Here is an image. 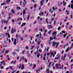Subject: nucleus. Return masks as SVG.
I'll return each instance as SVG.
<instances>
[{
    "instance_id": "1",
    "label": "nucleus",
    "mask_w": 73,
    "mask_h": 73,
    "mask_svg": "<svg viewBox=\"0 0 73 73\" xmlns=\"http://www.w3.org/2000/svg\"><path fill=\"white\" fill-rule=\"evenodd\" d=\"M2 23H3V22H4V23H6V25H7V24H8V21L5 20H2L1 21Z\"/></svg>"
},
{
    "instance_id": "2",
    "label": "nucleus",
    "mask_w": 73,
    "mask_h": 73,
    "mask_svg": "<svg viewBox=\"0 0 73 73\" xmlns=\"http://www.w3.org/2000/svg\"><path fill=\"white\" fill-rule=\"evenodd\" d=\"M44 1V0H41L40 2V6H42L43 5V3Z\"/></svg>"
},
{
    "instance_id": "3",
    "label": "nucleus",
    "mask_w": 73,
    "mask_h": 73,
    "mask_svg": "<svg viewBox=\"0 0 73 73\" xmlns=\"http://www.w3.org/2000/svg\"><path fill=\"white\" fill-rule=\"evenodd\" d=\"M47 27H48V29H52V28H53V27H52V25H48L47 26Z\"/></svg>"
},
{
    "instance_id": "4",
    "label": "nucleus",
    "mask_w": 73,
    "mask_h": 73,
    "mask_svg": "<svg viewBox=\"0 0 73 73\" xmlns=\"http://www.w3.org/2000/svg\"><path fill=\"white\" fill-rule=\"evenodd\" d=\"M56 43H57L56 42H55L54 41L52 43V46H54L56 45Z\"/></svg>"
},
{
    "instance_id": "5",
    "label": "nucleus",
    "mask_w": 73,
    "mask_h": 73,
    "mask_svg": "<svg viewBox=\"0 0 73 73\" xmlns=\"http://www.w3.org/2000/svg\"><path fill=\"white\" fill-rule=\"evenodd\" d=\"M56 34H57V32L56 31H53V36H54V35H56Z\"/></svg>"
},
{
    "instance_id": "6",
    "label": "nucleus",
    "mask_w": 73,
    "mask_h": 73,
    "mask_svg": "<svg viewBox=\"0 0 73 73\" xmlns=\"http://www.w3.org/2000/svg\"><path fill=\"white\" fill-rule=\"evenodd\" d=\"M13 44H14V45H16V38H15L14 39Z\"/></svg>"
},
{
    "instance_id": "7",
    "label": "nucleus",
    "mask_w": 73,
    "mask_h": 73,
    "mask_svg": "<svg viewBox=\"0 0 73 73\" xmlns=\"http://www.w3.org/2000/svg\"><path fill=\"white\" fill-rule=\"evenodd\" d=\"M11 1V0H7L6 1V3L7 4H9V3H10Z\"/></svg>"
},
{
    "instance_id": "8",
    "label": "nucleus",
    "mask_w": 73,
    "mask_h": 73,
    "mask_svg": "<svg viewBox=\"0 0 73 73\" xmlns=\"http://www.w3.org/2000/svg\"><path fill=\"white\" fill-rule=\"evenodd\" d=\"M1 64H3V65H5V63L4 62V60H3L1 62Z\"/></svg>"
},
{
    "instance_id": "9",
    "label": "nucleus",
    "mask_w": 73,
    "mask_h": 73,
    "mask_svg": "<svg viewBox=\"0 0 73 73\" xmlns=\"http://www.w3.org/2000/svg\"><path fill=\"white\" fill-rule=\"evenodd\" d=\"M26 25V23H23L22 25H21V27H23L24 25Z\"/></svg>"
},
{
    "instance_id": "10",
    "label": "nucleus",
    "mask_w": 73,
    "mask_h": 73,
    "mask_svg": "<svg viewBox=\"0 0 73 73\" xmlns=\"http://www.w3.org/2000/svg\"><path fill=\"white\" fill-rule=\"evenodd\" d=\"M11 33H14V30H13V28H12L11 31Z\"/></svg>"
},
{
    "instance_id": "11",
    "label": "nucleus",
    "mask_w": 73,
    "mask_h": 73,
    "mask_svg": "<svg viewBox=\"0 0 73 73\" xmlns=\"http://www.w3.org/2000/svg\"><path fill=\"white\" fill-rule=\"evenodd\" d=\"M57 36L58 37H61V33H60L59 34H58Z\"/></svg>"
},
{
    "instance_id": "12",
    "label": "nucleus",
    "mask_w": 73,
    "mask_h": 73,
    "mask_svg": "<svg viewBox=\"0 0 73 73\" xmlns=\"http://www.w3.org/2000/svg\"><path fill=\"white\" fill-rule=\"evenodd\" d=\"M69 48H70V47H68V48L66 50V52H68V50H69Z\"/></svg>"
},
{
    "instance_id": "13",
    "label": "nucleus",
    "mask_w": 73,
    "mask_h": 73,
    "mask_svg": "<svg viewBox=\"0 0 73 73\" xmlns=\"http://www.w3.org/2000/svg\"><path fill=\"white\" fill-rule=\"evenodd\" d=\"M0 37L1 38H4V37H5V36H4V35H3V34H2L0 36Z\"/></svg>"
},
{
    "instance_id": "14",
    "label": "nucleus",
    "mask_w": 73,
    "mask_h": 73,
    "mask_svg": "<svg viewBox=\"0 0 73 73\" xmlns=\"http://www.w3.org/2000/svg\"><path fill=\"white\" fill-rule=\"evenodd\" d=\"M26 13V11H25V10H23V14L25 15Z\"/></svg>"
},
{
    "instance_id": "15",
    "label": "nucleus",
    "mask_w": 73,
    "mask_h": 73,
    "mask_svg": "<svg viewBox=\"0 0 73 73\" xmlns=\"http://www.w3.org/2000/svg\"><path fill=\"white\" fill-rule=\"evenodd\" d=\"M33 69H35V68H36V64H33Z\"/></svg>"
},
{
    "instance_id": "16",
    "label": "nucleus",
    "mask_w": 73,
    "mask_h": 73,
    "mask_svg": "<svg viewBox=\"0 0 73 73\" xmlns=\"http://www.w3.org/2000/svg\"><path fill=\"white\" fill-rule=\"evenodd\" d=\"M16 38L17 39V41H18V34H16Z\"/></svg>"
},
{
    "instance_id": "17",
    "label": "nucleus",
    "mask_w": 73,
    "mask_h": 73,
    "mask_svg": "<svg viewBox=\"0 0 73 73\" xmlns=\"http://www.w3.org/2000/svg\"><path fill=\"white\" fill-rule=\"evenodd\" d=\"M27 2L26 1L25 2V3H23V7H25V5H26V4H27Z\"/></svg>"
},
{
    "instance_id": "18",
    "label": "nucleus",
    "mask_w": 73,
    "mask_h": 73,
    "mask_svg": "<svg viewBox=\"0 0 73 73\" xmlns=\"http://www.w3.org/2000/svg\"><path fill=\"white\" fill-rule=\"evenodd\" d=\"M24 64H23L22 66V67H21V69H24Z\"/></svg>"
},
{
    "instance_id": "19",
    "label": "nucleus",
    "mask_w": 73,
    "mask_h": 73,
    "mask_svg": "<svg viewBox=\"0 0 73 73\" xmlns=\"http://www.w3.org/2000/svg\"><path fill=\"white\" fill-rule=\"evenodd\" d=\"M11 11L12 12V13H13V14H14V13H15V11L13 10V9H11Z\"/></svg>"
},
{
    "instance_id": "20",
    "label": "nucleus",
    "mask_w": 73,
    "mask_h": 73,
    "mask_svg": "<svg viewBox=\"0 0 73 73\" xmlns=\"http://www.w3.org/2000/svg\"><path fill=\"white\" fill-rule=\"evenodd\" d=\"M9 50H6L5 52V53H6V54H7V53H9Z\"/></svg>"
},
{
    "instance_id": "21",
    "label": "nucleus",
    "mask_w": 73,
    "mask_h": 73,
    "mask_svg": "<svg viewBox=\"0 0 73 73\" xmlns=\"http://www.w3.org/2000/svg\"><path fill=\"white\" fill-rule=\"evenodd\" d=\"M55 66L57 69L58 68V67H59V66L58 65V64H56L55 65Z\"/></svg>"
},
{
    "instance_id": "22",
    "label": "nucleus",
    "mask_w": 73,
    "mask_h": 73,
    "mask_svg": "<svg viewBox=\"0 0 73 73\" xmlns=\"http://www.w3.org/2000/svg\"><path fill=\"white\" fill-rule=\"evenodd\" d=\"M59 44V42H57L56 43V48H57L58 47V45Z\"/></svg>"
},
{
    "instance_id": "23",
    "label": "nucleus",
    "mask_w": 73,
    "mask_h": 73,
    "mask_svg": "<svg viewBox=\"0 0 73 73\" xmlns=\"http://www.w3.org/2000/svg\"><path fill=\"white\" fill-rule=\"evenodd\" d=\"M67 35V33H66L65 34H64L63 35L64 38H65V37H66V36Z\"/></svg>"
},
{
    "instance_id": "24",
    "label": "nucleus",
    "mask_w": 73,
    "mask_h": 73,
    "mask_svg": "<svg viewBox=\"0 0 73 73\" xmlns=\"http://www.w3.org/2000/svg\"><path fill=\"white\" fill-rule=\"evenodd\" d=\"M52 32V30H50L48 32V33L49 34V35H50V33Z\"/></svg>"
},
{
    "instance_id": "25",
    "label": "nucleus",
    "mask_w": 73,
    "mask_h": 73,
    "mask_svg": "<svg viewBox=\"0 0 73 73\" xmlns=\"http://www.w3.org/2000/svg\"><path fill=\"white\" fill-rule=\"evenodd\" d=\"M35 45H33V46H32L31 47V49H33V48H35Z\"/></svg>"
},
{
    "instance_id": "26",
    "label": "nucleus",
    "mask_w": 73,
    "mask_h": 73,
    "mask_svg": "<svg viewBox=\"0 0 73 73\" xmlns=\"http://www.w3.org/2000/svg\"><path fill=\"white\" fill-rule=\"evenodd\" d=\"M37 51H37V52H34V54L35 55H36V54H38V52Z\"/></svg>"
},
{
    "instance_id": "27",
    "label": "nucleus",
    "mask_w": 73,
    "mask_h": 73,
    "mask_svg": "<svg viewBox=\"0 0 73 73\" xmlns=\"http://www.w3.org/2000/svg\"><path fill=\"white\" fill-rule=\"evenodd\" d=\"M5 50V49H4L3 50H2L1 51V53H4V50Z\"/></svg>"
},
{
    "instance_id": "28",
    "label": "nucleus",
    "mask_w": 73,
    "mask_h": 73,
    "mask_svg": "<svg viewBox=\"0 0 73 73\" xmlns=\"http://www.w3.org/2000/svg\"><path fill=\"white\" fill-rule=\"evenodd\" d=\"M5 3H2L1 4V5H2V6L4 5H5Z\"/></svg>"
},
{
    "instance_id": "29",
    "label": "nucleus",
    "mask_w": 73,
    "mask_h": 73,
    "mask_svg": "<svg viewBox=\"0 0 73 73\" xmlns=\"http://www.w3.org/2000/svg\"><path fill=\"white\" fill-rule=\"evenodd\" d=\"M56 35H55L53 37V39H54V40H56Z\"/></svg>"
},
{
    "instance_id": "30",
    "label": "nucleus",
    "mask_w": 73,
    "mask_h": 73,
    "mask_svg": "<svg viewBox=\"0 0 73 73\" xmlns=\"http://www.w3.org/2000/svg\"><path fill=\"white\" fill-rule=\"evenodd\" d=\"M59 59V56L55 58V60H58Z\"/></svg>"
},
{
    "instance_id": "31",
    "label": "nucleus",
    "mask_w": 73,
    "mask_h": 73,
    "mask_svg": "<svg viewBox=\"0 0 73 73\" xmlns=\"http://www.w3.org/2000/svg\"><path fill=\"white\" fill-rule=\"evenodd\" d=\"M20 39L21 40V41H23V38L22 36H21Z\"/></svg>"
},
{
    "instance_id": "32",
    "label": "nucleus",
    "mask_w": 73,
    "mask_h": 73,
    "mask_svg": "<svg viewBox=\"0 0 73 73\" xmlns=\"http://www.w3.org/2000/svg\"><path fill=\"white\" fill-rule=\"evenodd\" d=\"M40 71V69H37L36 70V72L37 73H38V71Z\"/></svg>"
},
{
    "instance_id": "33",
    "label": "nucleus",
    "mask_w": 73,
    "mask_h": 73,
    "mask_svg": "<svg viewBox=\"0 0 73 73\" xmlns=\"http://www.w3.org/2000/svg\"><path fill=\"white\" fill-rule=\"evenodd\" d=\"M28 48H29L28 47V46H27L25 47V49L27 50H28Z\"/></svg>"
},
{
    "instance_id": "34",
    "label": "nucleus",
    "mask_w": 73,
    "mask_h": 73,
    "mask_svg": "<svg viewBox=\"0 0 73 73\" xmlns=\"http://www.w3.org/2000/svg\"><path fill=\"white\" fill-rule=\"evenodd\" d=\"M40 14H41V15L43 16L44 15V12H41L40 13Z\"/></svg>"
},
{
    "instance_id": "35",
    "label": "nucleus",
    "mask_w": 73,
    "mask_h": 73,
    "mask_svg": "<svg viewBox=\"0 0 73 73\" xmlns=\"http://www.w3.org/2000/svg\"><path fill=\"white\" fill-rule=\"evenodd\" d=\"M18 8L19 9V10H20V9H21V8H20V7H17V9H18Z\"/></svg>"
},
{
    "instance_id": "36",
    "label": "nucleus",
    "mask_w": 73,
    "mask_h": 73,
    "mask_svg": "<svg viewBox=\"0 0 73 73\" xmlns=\"http://www.w3.org/2000/svg\"><path fill=\"white\" fill-rule=\"evenodd\" d=\"M29 16H30L29 15H28L27 17V20H28H28H29Z\"/></svg>"
},
{
    "instance_id": "37",
    "label": "nucleus",
    "mask_w": 73,
    "mask_h": 73,
    "mask_svg": "<svg viewBox=\"0 0 73 73\" xmlns=\"http://www.w3.org/2000/svg\"><path fill=\"white\" fill-rule=\"evenodd\" d=\"M61 29V27L60 26L59 27H58V31H59Z\"/></svg>"
},
{
    "instance_id": "38",
    "label": "nucleus",
    "mask_w": 73,
    "mask_h": 73,
    "mask_svg": "<svg viewBox=\"0 0 73 73\" xmlns=\"http://www.w3.org/2000/svg\"><path fill=\"white\" fill-rule=\"evenodd\" d=\"M7 46V44H4L3 45V47H6Z\"/></svg>"
},
{
    "instance_id": "39",
    "label": "nucleus",
    "mask_w": 73,
    "mask_h": 73,
    "mask_svg": "<svg viewBox=\"0 0 73 73\" xmlns=\"http://www.w3.org/2000/svg\"><path fill=\"white\" fill-rule=\"evenodd\" d=\"M40 53H39L37 55V58L39 57V56H40Z\"/></svg>"
},
{
    "instance_id": "40",
    "label": "nucleus",
    "mask_w": 73,
    "mask_h": 73,
    "mask_svg": "<svg viewBox=\"0 0 73 73\" xmlns=\"http://www.w3.org/2000/svg\"><path fill=\"white\" fill-rule=\"evenodd\" d=\"M12 67H13V66H10V69H11V70H12V69H13V68H12Z\"/></svg>"
},
{
    "instance_id": "41",
    "label": "nucleus",
    "mask_w": 73,
    "mask_h": 73,
    "mask_svg": "<svg viewBox=\"0 0 73 73\" xmlns=\"http://www.w3.org/2000/svg\"><path fill=\"white\" fill-rule=\"evenodd\" d=\"M25 61L26 63L27 62V59L25 58Z\"/></svg>"
},
{
    "instance_id": "42",
    "label": "nucleus",
    "mask_w": 73,
    "mask_h": 73,
    "mask_svg": "<svg viewBox=\"0 0 73 73\" xmlns=\"http://www.w3.org/2000/svg\"><path fill=\"white\" fill-rule=\"evenodd\" d=\"M8 37L9 38H10V35H9V34L8 33L7 34Z\"/></svg>"
},
{
    "instance_id": "43",
    "label": "nucleus",
    "mask_w": 73,
    "mask_h": 73,
    "mask_svg": "<svg viewBox=\"0 0 73 73\" xmlns=\"http://www.w3.org/2000/svg\"><path fill=\"white\" fill-rule=\"evenodd\" d=\"M49 47H48L47 48V52H48V50H49Z\"/></svg>"
},
{
    "instance_id": "44",
    "label": "nucleus",
    "mask_w": 73,
    "mask_h": 73,
    "mask_svg": "<svg viewBox=\"0 0 73 73\" xmlns=\"http://www.w3.org/2000/svg\"><path fill=\"white\" fill-rule=\"evenodd\" d=\"M50 41H52V40H53V38H52V37H50Z\"/></svg>"
},
{
    "instance_id": "45",
    "label": "nucleus",
    "mask_w": 73,
    "mask_h": 73,
    "mask_svg": "<svg viewBox=\"0 0 73 73\" xmlns=\"http://www.w3.org/2000/svg\"><path fill=\"white\" fill-rule=\"evenodd\" d=\"M38 51H39V52H40V53H41V52H42V50H40L39 49Z\"/></svg>"
},
{
    "instance_id": "46",
    "label": "nucleus",
    "mask_w": 73,
    "mask_h": 73,
    "mask_svg": "<svg viewBox=\"0 0 73 73\" xmlns=\"http://www.w3.org/2000/svg\"><path fill=\"white\" fill-rule=\"evenodd\" d=\"M66 4V2L65 3H63V5L64 6H65V5Z\"/></svg>"
},
{
    "instance_id": "47",
    "label": "nucleus",
    "mask_w": 73,
    "mask_h": 73,
    "mask_svg": "<svg viewBox=\"0 0 73 73\" xmlns=\"http://www.w3.org/2000/svg\"><path fill=\"white\" fill-rule=\"evenodd\" d=\"M13 55L15 56V54H16V52H13Z\"/></svg>"
},
{
    "instance_id": "48",
    "label": "nucleus",
    "mask_w": 73,
    "mask_h": 73,
    "mask_svg": "<svg viewBox=\"0 0 73 73\" xmlns=\"http://www.w3.org/2000/svg\"><path fill=\"white\" fill-rule=\"evenodd\" d=\"M62 33H65V31H62L61 32Z\"/></svg>"
},
{
    "instance_id": "49",
    "label": "nucleus",
    "mask_w": 73,
    "mask_h": 73,
    "mask_svg": "<svg viewBox=\"0 0 73 73\" xmlns=\"http://www.w3.org/2000/svg\"><path fill=\"white\" fill-rule=\"evenodd\" d=\"M52 9L53 10V11H54L55 10V8H54V7H52Z\"/></svg>"
},
{
    "instance_id": "50",
    "label": "nucleus",
    "mask_w": 73,
    "mask_h": 73,
    "mask_svg": "<svg viewBox=\"0 0 73 73\" xmlns=\"http://www.w3.org/2000/svg\"><path fill=\"white\" fill-rule=\"evenodd\" d=\"M24 56H22L21 58V59H22V60H24Z\"/></svg>"
},
{
    "instance_id": "51",
    "label": "nucleus",
    "mask_w": 73,
    "mask_h": 73,
    "mask_svg": "<svg viewBox=\"0 0 73 73\" xmlns=\"http://www.w3.org/2000/svg\"><path fill=\"white\" fill-rule=\"evenodd\" d=\"M40 48V47L39 46H38L37 48V51H38V48Z\"/></svg>"
},
{
    "instance_id": "52",
    "label": "nucleus",
    "mask_w": 73,
    "mask_h": 73,
    "mask_svg": "<svg viewBox=\"0 0 73 73\" xmlns=\"http://www.w3.org/2000/svg\"><path fill=\"white\" fill-rule=\"evenodd\" d=\"M40 31H41V32H42V29L41 28V29L40 30Z\"/></svg>"
},
{
    "instance_id": "53",
    "label": "nucleus",
    "mask_w": 73,
    "mask_h": 73,
    "mask_svg": "<svg viewBox=\"0 0 73 73\" xmlns=\"http://www.w3.org/2000/svg\"><path fill=\"white\" fill-rule=\"evenodd\" d=\"M27 56L28 57H31V55H29V54H28V55H27Z\"/></svg>"
},
{
    "instance_id": "54",
    "label": "nucleus",
    "mask_w": 73,
    "mask_h": 73,
    "mask_svg": "<svg viewBox=\"0 0 73 73\" xmlns=\"http://www.w3.org/2000/svg\"><path fill=\"white\" fill-rule=\"evenodd\" d=\"M43 60L44 61L45 60V57H43Z\"/></svg>"
},
{
    "instance_id": "55",
    "label": "nucleus",
    "mask_w": 73,
    "mask_h": 73,
    "mask_svg": "<svg viewBox=\"0 0 73 73\" xmlns=\"http://www.w3.org/2000/svg\"><path fill=\"white\" fill-rule=\"evenodd\" d=\"M69 22H67V26H66V27H67V26H68V25H69Z\"/></svg>"
},
{
    "instance_id": "56",
    "label": "nucleus",
    "mask_w": 73,
    "mask_h": 73,
    "mask_svg": "<svg viewBox=\"0 0 73 73\" xmlns=\"http://www.w3.org/2000/svg\"><path fill=\"white\" fill-rule=\"evenodd\" d=\"M68 43H67L65 45H64L66 46H67L68 45Z\"/></svg>"
},
{
    "instance_id": "57",
    "label": "nucleus",
    "mask_w": 73,
    "mask_h": 73,
    "mask_svg": "<svg viewBox=\"0 0 73 73\" xmlns=\"http://www.w3.org/2000/svg\"><path fill=\"white\" fill-rule=\"evenodd\" d=\"M12 21L13 23H14V22H15V20H14V19H13L12 20Z\"/></svg>"
},
{
    "instance_id": "58",
    "label": "nucleus",
    "mask_w": 73,
    "mask_h": 73,
    "mask_svg": "<svg viewBox=\"0 0 73 73\" xmlns=\"http://www.w3.org/2000/svg\"><path fill=\"white\" fill-rule=\"evenodd\" d=\"M66 54H65V55H64V56L63 57V58H65V57H66Z\"/></svg>"
},
{
    "instance_id": "59",
    "label": "nucleus",
    "mask_w": 73,
    "mask_h": 73,
    "mask_svg": "<svg viewBox=\"0 0 73 73\" xmlns=\"http://www.w3.org/2000/svg\"><path fill=\"white\" fill-rule=\"evenodd\" d=\"M19 49H16V51H17V52H18V51H19Z\"/></svg>"
},
{
    "instance_id": "60",
    "label": "nucleus",
    "mask_w": 73,
    "mask_h": 73,
    "mask_svg": "<svg viewBox=\"0 0 73 73\" xmlns=\"http://www.w3.org/2000/svg\"><path fill=\"white\" fill-rule=\"evenodd\" d=\"M72 28V25H71V27H70L69 28V29H71V28Z\"/></svg>"
},
{
    "instance_id": "61",
    "label": "nucleus",
    "mask_w": 73,
    "mask_h": 73,
    "mask_svg": "<svg viewBox=\"0 0 73 73\" xmlns=\"http://www.w3.org/2000/svg\"><path fill=\"white\" fill-rule=\"evenodd\" d=\"M36 37H38V36H39V34H37V35H36Z\"/></svg>"
},
{
    "instance_id": "62",
    "label": "nucleus",
    "mask_w": 73,
    "mask_h": 73,
    "mask_svg": "<svg viewBox=\"0 0 73 73\" xmlns=\"http://www.w3.org/2000/svg\"><path fill=\"white\" fill-rule=\"evenodd\" d=\"M20 19V18H18V19H17V21H19Z\"/></svg>"
},
{
    "instance_id": "63",
    "label": "nucleus",
    "mask_w": 73,
    "mask_h": 73,
    "mask_svg": "<svg viewBox=\"0 0 73 73\" xmlns=\"http://www.w3.org/2000/svg\"><path fill=\"white\" fill-rule=\"evenodd\" d=\"M36 4H35L34 5V8H36Z\"/></svg>"
},
{
    "instance_id": "64",
    "label": "nucleus",
    "mask_w": 73,
    "mask_h": 73,
    "mask_svg": "<svg viewBox=\"0 0 73 73\" xmlns=\"http://www.w3.org/2000/svg\"><path fill=\"white\" fill-rule=\"evenodd\" d=\"M14 32H16V28H15L14 29Z\"/></svg>"
}]
</instances>
